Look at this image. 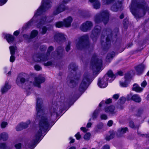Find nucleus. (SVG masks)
<instances>
[{"label": "nucleus", "instance_id": "f257e3e1", "mask_svg": "<svg viewBox=\"0 0 149 149\" xmlns=\"http://www.w3.org/2000/svg\"><path fill=\"white\" fill-rule=\"evenodd\" d=\"M42 100L41 99L38 98L37 99L36 108L37 111V118L39 120V122L33 144L38 141L42 135V132L46 131L49 125L46 115L44 113V110L42 108Z\"/></svg>", "mask_w": 149, "mask_h": 149}, {"label": "nucleus", "instance_id": "f03ea898", "mask_svg": "<svg viewBox=\"0 0 149 149\" xmlns=\"http://www.w3.org/2000/svg\"><path fill=\"white\" fill-rule=\"evenodd\" d=\"M53 50V47L51 46L49 47L47 50L46 54L38 55L34 57V60L36 62H44L50 58L49 54L50 52Z\"/></svg>", "mask_w": 149, "mask_h": 149}, {"label": "nucleus", "instance_id": "7ed1b4c3", "mask_svg": "<svg viewBox=\"0 0 149 149\" xmlns=\"http://www.w3.org/2000/svg\"><path fill=\"white\" fill-rule=\"evenodd\" d=\"M51 2L49 0H43L41 6L35 13L33 19L36 17L37 16L41 14L42 13L45 11L47 10L50 8L51 6Z\"/></svg>", "mask_w": 149, "mask_h": 149}, {"label": "nucleus", "instance_id": "20e7f679", "mask_svg": "<svg viewBox=\"0 0 149 149\" xmlns=\"http://www.w3.org/2000/svg\"><path fill=\"white\" fill-rule=\"evenodd\" d=\"M109 14L107 11L105 10L102 12L98 16H96L95 18V21L96 23H99L102 20L104 24H107L109 19Z\"/></svg>", "mask_w": 149, "mask_h": 149}, {"label": "nucleus", "instance_id": "39448f33", "mask_svg": "<svg viewBox=\"0 0 149 149\" xmlns=\"http://www.w3.org/2000/svg\"><path fill=\"white\" fill-rule=\"evenodd\" d=\"M91 63L93 70L95 71H98L101 68L102 65V60L98 59L96 58V56H93L91 60Z\"/></svg>", "mask_w": 149, "mask_h": 149}, {"label": "nucleus", "instance_id": "423d86ee", "mask_svg": "<svg viewBox=\"0 0 149 149\" xmlns=\"http://www.w3.org/2000/svg\"><path fill=\"white\" fill-rule=\"evenodd\" d=\"M88 39V36L86 35L80 37L76 44V47L79 49H82L85 47H86V42Z\"/></svg>", "mask_w": 149, "mask_h": 149}, {"label": "nucleus", "instance_id": "0eeeda50", "mask_svg": "<svg viewBox=\"0 0 149 149\" xmlns=\"http://www.w3.org/2000/svg\"><path fill=\"white\" fill-rule=\"evenodd\" d=\"M70 0H63L62 1L63 3L59 4L56 7V9L54 11V14L56 15L67 9L68 8L66 7L64 4L67 3Z\"/></svg>", "mask_w": 149, "mask_h": 149}, {"label": "nucleus", "instance_id": "6e6552de", "mask_svg": "<svg viewBox=\"0 0 149 149\" xmlns=\"http://www.w3.org/2000/svg\"><path fill=\"white\" fill-rule=\"evenodd\" d=\"M89 76L88 74H84L82 81L79 86V90L80 92H84L86 89L87 83L89 81Z\"/></svg>", "mask_w": 149, "mask_h": 149}, {"label": "nucleus", "instance_id": "1a4fd4ad", "mask_svg": "<svg viewBox=\"0 0 149 149\" xmlns=\"http://www.w3.org/2000/svg\"><path fill=\"white\" fill-rule=\"evenodd\" d=\"M93 24L91 22L87 21L81 25L80 29L82 31L86 32L90 30Z\"/></svg>", "mask_w": 149, "mask_h": 149}, {"label": "nucleus", "instance_id": "9d476101", "mask_svg": "<svg viewBox=\"0 0 149 149\" xmlns=\"http://www.w3.org/2000/svg\"><path fill=\"white\" fill-rule=\"evenodd\" d=\"M137 7L138 8L142 9L143 10V15L145 14V12L149 10V8L147 7L144 0H139L137 5Z\"/></svg>", "mask_w": 149, "mask_h": 149}, {"label": "nucleus", "instance_id": "9b49d317", "mask_svg": "<svg viewBox=\"0 0 149 149\" xmlns=\"http://www.w3.org/2000/svg\"><path fill=\"white\" fill-rule=\"evenodd\" d=\"M107 76L104 75L101 79L98 80V85L101 88H104L107 85Z\"/></svg>", "mask_w": 149, "mask_h": 149}, {"label": "nucleus", "instance_id": "f8f14e48", "mask_svg": "<svg viewBox=\"0 0 149 149\" xmlns=\"http://www.w3.org/2000/svg\"><path fill=\"white\" fill-rule=\"evenodd\" d=\"M45 81V78L40 75L35 78L34 85L39 88L40 87V84L44 82Z\"/></svg>", "mask_w": 149, "mask_h": 149}, {"label": "nucleus", "instance_id": "ddd939ff", "mask_svg": "<svg viewBox=\"0 0 149 149\" xmlns=\"http://www.w3.org/2000/svg\"><path fill=\"white\" fill-rule=\"evenodd\" d=\"M100 28L99 26H96L94 30L93 31L91 35V37L93 41H95L97 38L100 32Z\"/></svg>", "mask_w": 149, "mask_h": 149}, {"label": "nucleus", "instance_id": "4468645a", "mask_svg": "<svg viewBox=\"0 0 149 149\" xmlns=\"http://www.w3.org/2000/svg\"><path fill=\"white\" fill-rule=\"evenodd\" d=\"M127 99L128 100H132L134 102L138 103L140 102L141 100V98L137 94H134L132 95L131 94L128 95L127 97Z\"/></svg>", "mask_w": 149, "mask_h": 149}, {"label": "nucleus", "instance_id": "2eb2a0df", "mask_svg": "<svg viewBox=\"0 0 149 149\" xmlns=\"http://www.w3.org/2000/svg\"><path fill=\"white\" fill-rule=\"evenodd\" d=\"M72 21V18L70 16L68 17L63 20L64 26L66 27H68L71 26V24Z\"/></svg>", "mask_w": 149, "mask_h": 149}, {"label": "nucleus", "instance_id": "dca6fc26", "mask_svg": "<svg viewBox=\"0 0 149 149\" xmlns=\"http://www.w3.org/2000/svg\"><path fill=\"white\" fill-rule=\"evenodd\" d=\"M145 65L143 64H140L135 68V69L138 74H141L145 68Z\"/></svg>", "mask_w": 149, "mask_h": 149}, {"label": "nucleus", "instance_id": "f3484780", "mask_svg": "<svg viewBox=\"0 0 149 149\" xmlns=\"http://www.w3.org/2000/svg\"><path fill=\"white\" fill-rule=\"evenodd\" d=\"M130 75L129 74H126L125 76V81L120 82V84L121 86L124 87H127L128 86V83L129 81Z\"/></svg>", "mask_w": 149, "mask_h": 149}, {"label": "nucleus", "instance_id": "a211bd4d", "mask_svg": "<svg viewBox=\"0 0 149 149\" xmlns=\"http://www.w3.org/2000/svg\"><path fill=\"white\" fill-rule=\"evenodd\" d=\"M122 7L121 2L120 1L118 3L112 6L111 9L114 12H117L119 10H120Z\"/></svg>", "mask_w": 149, "mask_h": 149}, {"label": "nucleus", "instance_id": "6ab92c4d", "mask_svg": "<svg viewBox=\"0 0 149 149\" xmlns=\"http://www.w3.org/2000/svg\"><path fill=\"white\" fill-rule=\"evenodd\" d=\"M91 3H92L94 8L96 9L99 8L100 6V4L99 0H89Z\"/></svg>", "mask_w": 149, "mask_h": 149}, {"label": "nucleus", "instance_id": "aec40b11", "mask_svg": "<svg viewBox=\"0 0 149 149\" xmlns=\"http://www.w3.org/2000/svg\"><path fill=\"white\" fill-rule=\"evenodd\" d=\"M114 110L115 107L113 106L108 107L105 109V111L106 112L112 115H113L116 112Z\"/></svg>", "mask_w": 149, "mask_h": 149}, {"label": "nucleus", "instance_id": "412c9836", "mask_svg": "<svg viewBox=\"0 0 149 149\" xmlns=\"http://www.w3.org/2000/svg\"><path fill=\"white\" fill-rule=\"evenodd\" d=\"M10 86L8 84V82H6L4 86L2 87L1 89V92L3 94L6 92L8 90L10 89Z\"/></svg>", "mask_w": 149, "mask_h": 149}, {"label": "nucleus", "instance_id": "4be33fe9", "mask_svg": "<svg viewBox=\"0 0 149 149\" xmlns=\"http://www.w3.org/2000/svg\"><path fill=\"white\" fill-rule=\"evenodd\" d=\"M57 107L54 105L52 107H51L50 111V114L51 117H56L57 116Z\"/></svg>", "mask_w": 149, "mask_h": 149}, {"label": "nucleus", "instance_id": "5701e85b", "mask_svg": "<svg viewBox=\"0 0 149 149\" xmlns=\"http://www.w3.org/2000/svg\"><path fill=\"white\" fill-rule=\"evenodd\" d=\"M132 89L133 91L139 93L142 92L143 90V88H141L138 85L136 84H134L133 85Z\"/></svg>", "mask_w": 149, "mask_h": 149}, {"label": "nucleus", "instance_id": "b1692460", "mask_svg": "<svg viewBox=\"0 0 149 149\" xmlns=\"http://www.w3.org/2000/svg\"><path fill=\"white\" fill-rule=\"evenodd\" d=\"M54 38L57 40H65V38L63 34L58 33L55 35Z\"/></svg>", "mask_w": 149, "mask_h": 149}, {"label": "nucleus", "instance_id": "393cba45", "mask_svg": "<svg viewBox=\"0 0 149 149\" xmlns=\"http://www.w3.org/2000/svg\"><path fill=\"white\" fill-rule=\"evenodd\" d=\"M109 36H108L106 38V42L105 43L102 42V45H103L105 47V48H107L109 47L110 45V42L109 39Z\"/></svg>", "mask_w": 149, "mask_h": 149}, {"label": "nucleus", "instance_id": "a878e982", "mask_svg": "<svg viewBox=\"0 0 149 149\" xmlns=\"http://www.w3.org/2000/svg\"><path fill=\"white\" fill-rule=\"evenodd\" d=\"M6 38L8 42L9 43H10L14 40V37L10 34H7L6 36Z\"/></svg>", "mask_w": 149, "mask_h": 149}, {"label": "nucleus", "instance_id": "bb28decb", "mask_svg": "<svg viewBox=\"0 0 149 149\" xmlns=\"http://www.w3.org/2000/svg\"><path fill=\"white\" fill-rule=\"evenodd\" d=\"M25 81V79L23 77H18L16 81L17 84L19 86H21V83H24Z\"/></svg>", "mask_w": 149, "mask_h": 149}, {"label": "nucleus", "instance_id": "cd10ccee", "mask_svg": "<svg viewBox=\"0 0 149 149\" xmlns=\"http://www.w3.org/2000/svg\"><path fill=\"white\" fill-rule=\"evenodd\" d=\"M127 131L128 128L127 127L121 128L118 130V134H119V136H120L121 134L125 133Z\"/></svg>", "mask_w": 149, "mask_h": 149}, {"label": "nucleus", "instance_id": "c85d7f7f", "mask_svg": "<svg viewBox=\"0 0 149 149\" xmlns=\"http://www.w3.org/2000/svg\"><path fill=\"white\" fill-rule=\"evenodd\" d=\"M105 75H107V79L108 80V77H110L112 78L113 80L115 78V75L113 74V72L111 70L109 71L107 74Z\"/></svg>", "mask_w": 149, "mask_h": 149}, {"label": "nucleus", "instance_id": "c756f323", "mask_svg": "<svg viewBox=\"0 0 149 149\" xmlns=\"http://www.w3.org/2000/svg\"><path fill=\"white\" fill-rule=\"evenodd\" d=\"M78 80L77 79H75V80H71L69 84V86L71 87L74 86L77 84Z\"/></svg>", "mask_w": 149, "mask_h": 149}, {"label": "nucleus", "instance_id": "7c9ffc66", "mask_svg": "<svg viewBox=\"0 0 149 149\" xmlns=\"http://www.w3.org/2000/svg\"><path fill=\"white\" fill-rule=\"evenodd\" d=\"M114 134L113 132H111L110 133V135H107L105 137V139L107 141H109L110 140L112 139L114 136Z\"/></svg>", "mask_w": 149, "mask_h": 149}, {"label": "nucleus", "instance_id": "2f4dec72", "mask_svg": "<svg viewBox=\"0 0 149 149\" xmlns=\"http://www.w3.org/2000/svg\"><path fill=\"white\" fill-rule=\"evenodd\" d=\"M22 126L23 129L27 128L28 125L30 123V121L28 120L26 123H20Z\"/></svg>", "mask_w": 149, "mask_h": 149}, {"label": "nucleus", "instance_id": "473e14b6", "mask_svg": "<svg viewBox=\"0 0 149 149\" xmlns=\"http://www.w3.org/2000/svg\"><path fill=\"white\" fill-rule=\"evenodd\" d=\"M9 49L11 54H15V50L17 49L16 47L10 46L9 47Z\"/></svg>", "mask_w": 149, "mask_h": 149}, {"label": "nucleus", "instance_id": "72a5a7b5", "mask_svg": "<svg viewBox=\"0 0 149 149\" xmlns=\"http://www.w3.org/2000/svg\"><path fill=\"white\" fill-rule=\"evenodd\" d=\"M57 50L58 55H60L61 56L63 54V49L61 47H58Z\"/></svg>", "mask_w": 149, "mask_h": 149}, {"label": "nucleus", "instance_id": "f704fd0d", "mask_svg": "<svg viewBox=\"0 0 149 149\" xmlns=\"http://www.w3.org/2000/svg\"><path fill=\"white\" fill-rule=\"evenodd\" d=\"M38 34V32L36 30H33L31 32L30 37L33 38L35 37Z\"/></svg>", "mask_w": 149, "mask_h": 149}, {"label": "nucleus", "instance_id": "c9c22d12", "mask_svg": "<svg viewBox=\"0 0 149 149\" xmlns=\"http://www.w3.org/2000/svg\"><path fill=\"white\" fill-rule=\"evenodd\" d=\"M2 139L3 140H6L8 138V135L7 133L5 132H3L1 135Z\"/></svg>", "mask_w": 149, "mask_h": 149}, {"label": "nucleus", "instance_id": "e433bc0d", "mask_svg": "<svg viewBox=\"0 0 149 149\" xmlns=\"http://www.w3.org/2000/svg\"><path fill=\"white\" fill-rule=\"evenodd\" d=\"M115 55V53L114 52H112L111 53L108 54L107 57V59H110L112 58Z\"/></svg>", "mask_w": 149, "mask_h": 149}, {"label": "nucleus", "instance_id": "4c0bfd02", "mask_svg": "<svg viewBox=\"0 0 149 149\" xmlns=\"http://www.w3.org/2000/svg\"><path fill=\"white\" fill-rule=\"evenodd\" d=\"M56 26L58 28H60L64 26L63 24V22H59L56 23Z\"/></svg>", "mask_w": 149, "mask_h": 149}, {"label": "nucleus", "instance_id": "58836bf2", "mask_svg": "<svg viewBox=\"0 0 149 149\" xmlns=\"http://www.w3.org/2000/svg\"><path fill=\"white\" fill-rule=\"evenodd\" d=\"M46 18L45 17H43L41 18L39 23V25L43 24H45L46 22Z\"/></svg>", "mask_w": 149, "mask_h": 149}, {"label": "nucleus", "instance_id": "ea45409f", "mask_svg": "<svg viewBox=\"0 0 149 149\" xmlns=\"http://www.w3.org/2000/svg\"><path fill=\"white\" fill-rule=\"evenodd\" d=\"M91 136V134L89 133H88L85 134L84 136V139L86 140L89 139Z\"/></svg>", "mask_w": 149, "mask_h": 149}, {"label": "nucleus", "instance_id": "a19ab883", "mask_svg": "<svg viewBox=\"0 0 149 149\" xmlns=\"http://www.w3.org/2000/svg\"><path fill=\"white\" fill-rule=\"evenodd\" d=\"M24 129L20 123L16 127V130L17 131H19Z\"/></svg>", "mask_w": 149, "mask_h": 149}, {"label": "nucleus", "instance_id": "79ce46f5", "mask_svg": "<svg viewBox=\"0 0 149 149\" xmlns=\"http://www.w3.org/2000/svg\"><path fill=\"white\" fill-rule=\"evenodd\" d=\"M113 0H102V3L104 5L108 4Z\"/></svg>", "mask_w": 149, "mask_h": 149}, {"label": "nucleus", "instance_id": "37998d69", "mask_svg": "<svg viewBox=\"0 0 149 149\" xmlns=\"http://www.w3.org/2000/svg\"><path fill=\"white\" fill-rule=\"evenodd\" d=\"M34 67L35 69L37 71L40 70L42 69V68L41 67L37 65H35Z\"/></svg>", "mask_w": 149, "mask_h": 149}, {"label": "nucleus", "instance_id": "c03bdc74", "mask_svg": "<svg viewBox=\"0 0 149 149\" xmlns=\"http://www.w3.org/2000/svg\"><path fill=\"white\" fill-rule=\"evenodd\" d=\"M11 56L10 58V61L11 62H13L15 60V58L14 56V54H11Z\"/></svg>", "mask_w": 149, "mask_h": 149}, {"label": "nucleus", "instance_id": "a18cd8bd", "mask_svg": "<svg viewBox=\"0 0 149 149\" xmlns=\"http://www.w3.org/2000/svg\"><path fill=\"white\" fill-rule=\"evenodd\" d=\"M7 125L8 123L6 122H3L1 123V126L2 128H4Z\"/></svg>", "mask_w": 149, "mask_h": 149}, {"label": "nucleus", "instance_id": "49530a36", "mask_svg": "<svg viewBox=\"0 0 149 149\" xmlns=\"http://www.w3.org/2000/svg\"><path fill=\"white\" fill-rule=\"evenodd\" d=\"M53 63L51 61H48L47 63H44V65L45 66L51 65H52Z\"/></svg>", "mask_w": 149, "mask_h": 149}, {"label": "nucleus", "instance_id": "de8ad7c7", "mask_svg": "<svg viewBox=\"0 0 149 149\" xmlns=\"http://www.w3.org/2000/svg\"><path fill=\"white\" fill-rule=\"evenodd\" d=\"M147 84V83L146 81H144L141 84V86L143 88H144L146 87Z\"/></svg>", "mask_w": 149, "mask_h": 149}, {"label": "nucleus", "instance_id": "09e8293b", "mask_svg": "<svg viewBox=\"0 0 149 149\" xmlns=\"http://www.w3.org/2000/svg\"><path fill=\"white\" fill-rule=\"evenodd\" d=\"M21 146V144L20 143H19L16 144L15 145V147L16 149H20Z\"/></svg>", "mask_w": 149, "mask_h": 149}, {"label": "nucleus", "instance_id": "8fccbe9b", "mask_svg": "<svg viewBox=\"0 0 149 149\" xmlns=\"http://www.w3.org/2000/svg\"><path fill=\"white\" fill-rule=\"evenodd\" d=\"M75 136L76 137V139L77 140L81 138V136L79 132H78L76 134H75Z\"/></svg>", "mask_w": 149, "mask_h": 149}, {"label": "nucleus", "instance_id": "3c124183", "mask_svg": "<svg viewBox=\"0 0 149 149\" xmlns=\"http://www.w3.org/2000/svg\"><path fill=\"white\" fill-rule=\"evenodd\" d=\"M70 69H72L73 71H74L76 69L74 65L71 64L70 65Z\"/></svg>", "mask_w": 149, "mask_h": 149}, {"label": "nucleus", "instance_id": "603ef678", "mask_svg": "<svg viewBox=\"0 0 149 149\" xmlns=\"http://www.w3.org/2000/svg\"><path fill=\"white\" fill-rule=\"evenodd\" d=\"M121 103H124L126 100L125 98L124 97H121L120 99Z\"/></svg>", "mask_w": 149, "mask_h": 149}, {"label": "nucleus", "instance_id": "864d4df0", "mask_svg": "<svg viewBox=\"0 0 149 149\" xmlns=\"http://www.w3.org/2000/svg\"><path fill=\"white\" fill-rule=\"evenodd\" d=\"M47 31V29L45 27H43L42 28V34H45L46 33Z\"/></svg>", "mask_w": 149, "mask_h": 149}, {"label": "nucleus", "instance_id": "5fc2aeb1", "mask_svg": "<svg viewBox=\"0 0 149 149\" xmlns=\"http://www.w3.org/2000/svg\"><path fill=\"white\" fill-rule=\"evenodd\" d=\"M102 149H110V146L109 145H106L103 146Z\"/></svg>", "mask_w": 149, "mask_h": 149}, {"label": "nucleus", "instance_id": "6e6d98bb", "mask_svg": "<svg viewBox=\"0 0 149 149\" xmlns=\"http://www.w3.org/2000/svg\"><path fill=\"white\" fill-rule=\"evenodd\" d=\"M119 97V95L118 94H115L113 96V99L116 100H117L118 99Z\"/></svg>", "mask_w": 149, "mask_h": 149}, {"label": "nucleus", "instance_id": "4d7b16f0", "mask_svg": "<svg viewBox=\"0 0 149 149\" xmlns=\"http://www.w3.org/2000/svg\"><path fill=\"white\" fill-rule=\"evenodd\" d=\"M101 118L102 119L106 120L107 118V116L105 114H102L101 115Z\"/></svg>", "mask_w": 149, "mask_h": 149}, {"label": "nucleus", "instance_id": "13d9d810", "mask_svg": "<svg viewBox=\"0 0 149 149\" xmlns=\"http://www.w3.org/2000/svg\"><path fill=\"white\" fill-rule=\"evenodd\" d=\"M113 121L112 120H109L107 123V125L109 126H111L112 125Z\"/></svg>", "mask_w": 149, "mask_h": 149}, {"label": "nucleus", "instance_id": "bf43d9fd", "mask_svg": "<svg viewBox=\"0 0 149 149\" xmlns=\"http://www.w3.org/2000/svg\"><path fill=\"white\" fill-rule=\"evenodd\" d=\"M130 127L132 128H133L134 127V125L133 122H130Z\"/></svg>", "mask_w": 149, "mask_h": 149}, {"label": "nucleus", "instance_id": "052dcab7", "mask_svg": "<svg viewBox=\"0 0 149 149\" xmlns=\"http://www.w3.org/2000/svg\"><path fill=\"white\" fill-rule=\"evenodd\" d=\"M70 44L69 43L66 47V50L67 52H68L70 49Z\"/></svg>", "mask_w": 149, "mask_h": 149}, {"label": "nucleus", "instance_id": "680f3d73", "mask_svg": "<svg viewBox=\"0 0 149 149\" xmlns=\"http://www.w3.org/2000/svg\"><path fill=\"white\" fill-rule=\"evenodd\" d=\"M97 113H95V111L93 114V119H94L96 118L97 117Z\"/></svg>", "mask_w": 149, "mask_h": 149}, {"label": "nucleus", "instance_id": "e2e57ef3", "mask_svg": "<svg viewBox=\"0 0 149 149\" xmlns=\"http://www.w3.org/2000/svg\"><path fill=\"white\" fill-rule=\"evenodd\" d=\"M143 112L142 110L140 109L138 111L137 115L138 116H140V115Z\"/></svg>", "mask_w": 149, "mask_h": 149}, {"label": "nucleus", "instance_id": "0e129e2a", "mask_svg": "<svg viewBox=\"0 0 149 149\" xmlns=\"http://www.w3.org/2000/svg\"><path fill=\"white\" fill-rule=\"evenodd\" d=\"M7 1V0H0V2L1 3H2V4H3L6 3Z\"/></svg>", "mask_w": 149, "mask_h": 149}, {"label": "nucleus", "instance_id": "69168bd1", "mask_svg": "<svg viewBox=\"0 0 149 149\" xmlns=\"http://www.w3.org/2000/svg\"><path fill=\"white\" fill-rule=\"evenodd\" d=\"M111 102V100L110 99H108L107 100L105 101V103L106 104H109Z\"/></svg>", "mask_w": 149, "mask_h": 149}, {"label": "nucleus", "instance_id": "338daca9", "mask_svg": "<svg viewBox=\"0 0 149 149\" xmlns=\"http://www.w3.org/2000/svg\"><path fill=\"white\" fill-rule=\"evenodd\" d=\"M141 136H142V137H145L146 138H147V137L149 138V134L148 135L144 134H141Z\"/></svg>", "mask_w": 149, "mask_h": 149}, {"label": "nucleus", "instance_id": "774afa93", "mask_svg": "<svg viewBox=\"0 0 149 149\" xmlns=\"http://www.w3.org/2000/svg\"><path fill=\"white\" fill-rule=\"evenodd\" d=\"M81 130L83 131L84 132H86L87 131V130L86 129V128L84 127H81Z\"/></svg>", "mask_w": 149, "mask_h": 149}]
</instances>
